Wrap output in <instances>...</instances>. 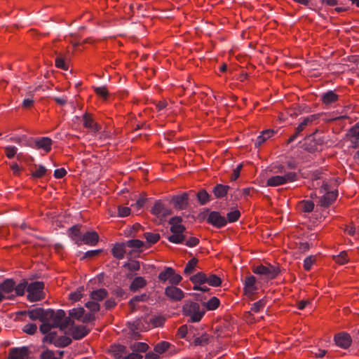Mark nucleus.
Returning <instances> with one entry per match:
<instances>
[{"mask_svg": "<svg viewBox=\"0 0 359 359\" xmlns=\"http://www.w3.org/2000/svg\"><path fill=\"white\" fill-rule=\"evenodd\" d=\"M41 322L42 324L39 327V330L42 334H49L53 328L58 327L61 331H65L71 324L72 320L69 318H66L64 310L58 309L56 312L53 311L52 318Z\"/></svg>", "mask_w": 359, "mask_h": 359, "instance_id": "nucleus-1", "label": "nucleus"}, {"mask_svg": "<svg viewBox=\"0 0 359 359\" xmlns=\"http://www.w3.org/2000/svg\"><path fill=\"white\" fill-rule=\"evenodd\" d=\"M184 316L189 317V322L198 323L205 314V310L201 309L199 304L192 301H187L182 307Z\"/></svg>", "mask_w": 359, "mask_h": 359, "instance_id": "nucleus-2", "label": "nucleus"}, {"mask_svg": "<svg viewBox=\"0 0 359 359\" xmlns=\"http://www.w3.org/2000/svg\"><path fill=\"white\" fill-rule=\"evenodd\" d=\"M44 283L41 281L31 283L27 285V299L32 302L40 301L44 298Z\"/></svg>", "mask_w": 359, "mask_h": 359, "instance_id": "nucleus-3", "label": "nucleus"}, {"mask_svg": "<svg viewBox=\"0 0 359 359\" xmlns=\"http://www.w3.org/2000/svg\"><path fill=\"white\" fill-rule=\"evenodd\" d=\"M53 311H55L53 309H44L41 307H37L27 310V316L32 320L44 321L53 318Z\"/></svg>", "mask_w": 359, "mask_h": 359, "instance_id": "nucleus-4", "label": "nucleus"}, {"mask_svg": "<svg viewBox=\"0 0 359 359\" xmlns=\"http://www.w3.org/2000/svg\"><path fill=\"white\" fill-rule=\"evenodd\" d=\"M252 271L255 274L263 276L270 280L275 278L280 273L278 267L271 264L268 266L258 265L253 268Z\"/></svg>", "mask_w": 359, "mask_h": 359, "instance_id": "nucleus-5", "label": "nucleus"}, {"mask_svg": "<svg viewBox=\"0 0 359 359\" xmlns=\"http://www.w3.org/2000/svg\"><path fill=\"white\" fill-rule=\"evenodd\" d=\"M172 235L168 237V240L175 244L183 243L187 239L186 228L183 225H172L170 227Z\"/></svg>", "mask_w": 359, "mask_h": 359, "instance_id": "nucleus-6", "label": "nucleus"}, {"mask_svg": "<svg viewBox=\"0 0 359 359\" xmlns=\"http://www.w3.org/2000/svg\"><path fill=\"white\" fill-rule=\"evenodd\" d=\"M69 329V334L75 340H80L85 337L89 332L90 329L84 325H74V321L72 320Z\"/></svg>", "mask_w": 359, "mask_h": 359, "instance_id": "nucleus-7", "label": "nucleus"}, {"mask_svg": "<svg viewBox=\"0 0 359 359\" xmlns=\"http://www.w3.org/2000/svg\"><path fill=\"white\" fill-rule=\"evenodd\" d=\"M207 222L216 228H222L227 224L226 219L217 211L208 213Z\"/></svg>", "mask_w": 359, "mask_h": 359, "instance_id": "nucleus-8", "label": "nucleus"}, {"mask_svg": "<svg viewBox=\"0 0 359 359\" xmlns=\"http://www.w3.org/2000/svg\"><path fill=\"white\" fill-rule=\"evenodd\" d=\"M99 236L95 231H87L83 236H80V238L76 240V243L79 245L82 243L95 245L98 242Z\"/></svg>", "mask_w": 359, "mask_h": 359, "instance_id": "nucleus-9", "label": "nucleus"}, {"mask_svg": "<svg viewBox=\"0 0 359 359\" xmlns=\"http://www.w3.org/2000/svg\"><path fill=\"white\" fill-rule=\"evenodd\" d=\"M334 340L338 346L344 349L348 348L352 343L351 335L346 332L337 334L334 336Z\"/></svg>", "mask_w": 359, "mask_h": 359, "instance_id": "nucleus-10", "label": "nucleus"}, {"mask_svg": "<svg viewBox=\"0 0 359 359\" xmlns=\"http://www.w3.org/2000/svg\"><path fill=\"white\" fill-rule=\"evenodd\" d=\"M151 212L158 217L164 218L171 214V210L161 201H156L151 209Z\"/></svg>", "mask_w": 359, "mask_h": 359, "instance_id": "nucleus-11", "label": "nucleus"}, {"mask_svg": "<svg viewBox=\"0 0 359 359\" xmlns=\"http://www.w3.org/2000/svg\"><path fill=\"white\" fill-rule=\"evenodd\" d=\"M189 194L183 193L181 195L175 196L172 198V202L175 208L179 210L186 209L188 206Z\"/></svg>", "mask_w": 359, "mask_h": 359, "instance_id": "nucleus-12", "label": "nucleus"}, {"mask_svg": "<svg viewBox=\"0 0 359 359\" xmlns=\"http://www.w3.org/2000/svg\"><path fill=\"white\" fill-rule=\"evenodd\" d=\"M165 294L173 301H180L184 297V292L173 285L168 286L165 288Z\"/></svg>", "mask_w": 359, "mask_h": 359, "instance_id": "nucleus-13", "label": "nucleus"}, {"mask_svg": "<svg viewBox=\"0 0 359 359\" xmlns=\"http://www.w3.org/2000/svg\"><path fill=\"white\" fill-rule=\"evenodd\" d=\"M29 353V348L26 346L13 348L10 351L8 359H27Z\"/></svg>", "mask_w": 359, "mask_h": 359, "instance_id": "nucleus-14", "label": "nucleus"}, {"mask_svg": "<svg viewBox=\"0 0 359 359\" xmlns=\"http://www.w3.org/2000/svg\"><path fill=\"white\" fill-rule=\"evenodd\" d=\"M318 130H316L314 133L310 134L307 138L314 142V145H311L309 147H307L306 149H307L310 152H313L317 150V146H321L325 144V139L324 136L318 135H317Z\"/></svg>", "mask_w": 359, "mask_h": 359, "instance_id": "nucleus-15", "label": "nucleus"}, {"mask_svg": "<svg viewBox=\"0 0 359 359\" xmlns=\"http://www.w3.org/2000/svg\"><path fill=\"white\" fill-rule=\"evenodd\" d=\"M337 195L338 191L337 190L327 191L320 197L319 200L320 205L324 208L329 207L337 199Z\"/></svg>", "mask_w": 359, "mask_h": 359, "instance_id": "nucleus-16", "label": "nucleus"}, {"mask_svg": "<svg viewBox=\"0 0 359 359\" xmlns=\"http://www.w3.org/2000/svg\"><path fill=\"white\" fill-rule=\"evenodd\" d=\"M53 141L50 138L43 137L34 140V145L32 147L35 149H42L45 151L48 152L51 150Z\"/></svg>", "mask_w": 359, "mask_h": 359, "instance_id": "nucleus-17", "label": "nucleus"}, {"mask_svg": "<svg viewBox=\"0 0 359 359\" xmlns=\"http://www.w3.org/2000/svg\"><path fill=\"white\" fill-rule=\"evenodd\" d=\"M244 291L247 295H252L257 290L256 285V278L253 276H250L245 278L244 281Z\"/></svg>", "mask_w": 359, "mask_h": 359, "instance_id": "nucleus-18", "label": "nucleus"}, {"mask_svg": "<svg viewBox=\"0 0 359 359\" xmlns=\"http://www.w3.org/2000/svg\"><path fill=\"white\" fill-rule=\"evenodd\" d=\"M83 125L85 128L90 129L91 131L96 133L100 130V126L94 122L90 114L85 113L82 116Z\"/></svg>", "mask_w": 359, "mask_h": 359, "instance_id": "nucleus-19", "label": "nucleus"}, {"mask_svg": "<svg viewBox=\"0 0 359 359\" xmlns=\"http://www.w3.org/2000/svg\"><path fill=\"white\" fill-rule=\"evenodd\" d=\"M126 243H116L111 249L113 256L118 259H123L126 254Z\"/></svg>", "mask_w": 359, "mask_h": 359, "instance_id": "nucleus-20", "label": "nucleus"}, {"mask_svg": "<svg viewBox=\"0 0 359 359\" xmlns=\"http://www.w3.org/2000/svg\"><path fill=\"white\" fill-rule=\"evenodd\" d=\"M320 117V114H312L304 117L303 121L298 125L296 128L297 129V133H301L303 131L306 127L310 126L313 121L318 120Z\"/></svg>", "mask_w": 359, "mask_h": 359, "instance_id": "nucleus-21", "label": "nucleus"}, {"mask_svg": "<svg viewBox=\"0 0 359 359\" xmlns=\"http://www.w3.org/2000/svg\"><path fill=\"white\" fill-rule=\"evenodd\" d=\"M339 99V95L333 90H328L327 92L321 95V100L323 104L326 105L331 104L337 102Z\"/></svg>", "mask_w": 359, "mask_h": 359, "instance_id": "nucleus-22", "label": "nucleus"}, {"mask_svg": "<svg viewBox=\"0 0 359 359\" xmlns=\"http://www.w3.org/2000/svg\"><path fill=\"white\" fill-rule=\"evenodd\" d=\"M147 280L142 276L136 277L133 279L130 285V291L135 292L140 289L144 287L147 285Z\"/></svg>", "mask_w": 359, "mask_h": 359, "instance_id": "nucleus-23", "label": "nucleus"}, {"mask_svg": "<svg viewBox=\"0 0 359 359\" xmlns=\"http://www.w3.org/2000/svg\"><path fill=\"white\" fill-rule=\"evenodd\" d=\"M273 134V130H266L262 131V133L257 137L255 141V146L256 147H260L266 140L271 137Z\"/></svg>", "mask_w": 359, "mask_h": 359, "instance_id": "nucleus-24", "label": "nucleus"}, {"mask_svg": "<svg viewBox=\"0 0 359 359\" xmlns=\"http://www.w3.org/2000/svg\"><path fill=\"white\" fill-rule=\"evenodd\" d=\"M229 189V186L218 184L213 188L212 191L215 197L219 198L226 196Z\"/></svg>", "mask_w": 359, "mask_h": 359, "instance_id": "nucleus-25", "label": "nucleus"}, {"mask_svg": "<svg viewBox=\"0 0 359 359\" xmlns=\"http://www.w3.org/2000/svg\"><path fill=\"white\" fill-rule=\"evenodd\" d=\"M192 337L194 338V344L195 346H204L208 344L210 341L209 335L206 333L203 334L200 337H196L195 334L193 333Z\"/></svg>", "mask_w": 359, "mask_h": 359, "instance_id": "nucleus-26", "label": "nucleus"}, {"mask_svg": "<svg viewBox=\"0 0 359 359\" xmlns=\"http://www.w3.org/2000/svg\"><path fill=\"white\" fill-rule=\"evenodd\" d=\"M85 310L82 307L74 308L69 311V316L71 320L72 318L76 319L81 321V319L83 318V316L84 315Z\"/></svg>", "mask_w": 359, "mask_h": 359, "instance_id": "nucleus-27", "label": "nucleus"}, {"mask_svg": "<svg viewBox=\"0 0 359 359\" xmlns=\"http://www.w3.org/2000/svg\"><path fill=\"white\" fill-rule=\"evenodd\" d=\"M15 287V282L12 279H6L0 284V290L5 293L11 292Z\"/></svg>", "mask_w": 359, "mask_h": 359, "instance_id": "nucleus-28", "label": "nucleus"}, {"mask_svg": "<svg viewBox=\"0 0 359 359\" xmlns=\"http://www.w3.org/2000/svg\"><path fill=\"white\" fill-rule=\"evenodd\" d=\"M130 348L133 351L139 353H145L148 350L149 346L144 342H135L130 344Z\"/></svg>", "mask_w": 359, "mask_h": 359, "instance_id": "nucleus-29", "label": "nucleus"}, {"mask_svg": "<svg viewBox=\"0 0 359 359\" xmlns=\"http://www.w3.org/2000/svg\"><path fill=\"white\" fill-rule=\"evenodd\" d=\"M190 280L194 284L203 285L206 283L207 275L203 272H198L190 278Z\"/></svg>", "mask_w": 359, "mask_h": 359, "instance_id": "nucleus-30", "label": "nucleus"}, {"mask_svg": "<svg viewBox=\"0 0 359 359\" xmlns=\"http://www.w3.org/2000/svg\"><path fill=\"white\" fill-rule=\"evenodd\" d=\"M72 342L71 338L67 336H61L57 338L54 341V345L56 347H66L69 345Z\"/></svg>", "mask_w": 359, "mask_h": 359, "instance_id": "nucleus-31", "label": "nucleus"}, {"mask_svg": "<svg viewBox=\"0 0 359 359\" xmlns=\"http://www.w3.org/2000/svg\"><path fill=\"white\" fill-rule=\"evenodd\" d=\"M107 296V291L105 289H99L91 292L90 297L93 300L101 301Z\"/></svg>", "mask_w": 359, "mask_h": 359, "instance_id": "nucleus-32", "label": "nucleus"}, {"mask_svg": "<svg viewBox=\"0 0 359 359\" xmlns=\"http://www.w3.org/2000/svg\"><path fill=\"white\" fill-rule=\"evenodd\" d=\"M284 184V179L280 175H276L269 178L266 185L269 187H277Z\"/></svg>", "mask_w": 359, "mask_h": 359, "instance_id": "nucleus-33", "label": "nucleus"}, {"mask_svg": "<svg viewBox=\"0 0 359 359\" xmlns=\"http://www.w3.org/2000/svg\"><path fill=\"white\" fill-rule=\"evenodd\" d=\"M6 156L9 158H13L15 155H17V158L20 159L22 153L17 154L18 148L15 146H7L4 147Z\"/></svg>", "mask_w": 359, "mask_h": 359, "instance_id": "nucleus-34", "label": "nucleus"}, {"mask_svg": "<svg viewBox=\"0 0 359 359\" xmlns=\"http://www.w3.org/2000/svg\"><path fill=\"white\" fill-rule=\"evenodd\" d=\"M193 326L188 327L187 325L180 326L178 329V334L181 338L185 339L187 334L193 335Z\"/></svg>", "mask_w": 359, "mask_h": 359, "instance_id": "nucleus-35", "label": "nucleus"}, {"mask_svg": "<svg viewBox=\"0 0 359 359\" xmlns=\"http://www.w3.org/2000/svg\"><path fill=\"white\" fill-rule=\"evenodd\" d=\"M219 299L216 297H212L207 302L204 303V306L209 311H213L218 308L219 305Z\"/></svg>", "mask_w": 359, "mask_h": 359, "instance_id": "nucleus-36", "label": "nucleus"}, {"mask_svg": "<svg viewBox=\"0 0 359 359\" xmlns=\"http://www.w3.org/2000/svg\"><path fill=\"white\" fill-rule=\"evenodd\" d=\"M170 346V344L168 341H161L155 345L154 351V352L162 354L165 352Z\"/></svg>", "mask_w": 359, "mask_h": 359, "instance_id": "nucleus-37", "label": "nucleus"}, {"mask_svg": "<svg viewBox=\"0 0 359 359\" xmlns=\"http://www.w3.org/2000/svg\"><path fill=\"white\" fill-rule=\"evenodd\" d=\"M172 271V267H165V269L158 274V278L159 281L163 283H165L166 281H168L170 276V274Z\"/></svg>", "mask_w": 359, "mask_h": 359, "instance_id": "nucleus-38", "label": "nucleus"}, {"mask_svg": "<svg viewBox=\"0 0 359 359\" xmlns=\"http://www.w3.org/2000/svg\"><path fill=\"white\" fill-rule=\"evenodd\" d=\"M123 267L128 269L130 271H137L140 269V263L137 260H129L123 264Z\"/></svg>", "mask_w": 359, "mask_h": 359, "instance_id": "nucleus-39", "label": "nucleus"}, {"mask_svg": "<svg viewBox=\"0 0 359 359\" xmlns=\"http://www.w3.org/2000/svg\"><path fill=\"white\" fill-rule=\"evenodd\" d=\"M196 197L201 205H205L210 201V196L205 190L203 189L197 193Z\"/></svg>", "mask_w": 359, "mask_h": 359, "instance_id": "nucleus-40", "label": "nucleus"}, {"mask_svg": "<svg viewBox=\"0 0 359 359\" xmlns=\"http://www.w3.org/2000/svg\"><path fill=\"white\" fill-rule=\"evenodd\" d=\"M144 238L150 245L151 244H154L159 241L160 235L158 233L146 232L144 233Z\"/></svg>", "mask_w": 359, "mask_h": 359, "instance_id": "nucleus-41", "label": "nucleus"}, {"mask_svg": "<svg viewBox=\"0 0 359 359\" xmlns=\"http://www.w3.org/2000/svg\"><path fill=\"white\" fill-rule=\"evenodd\" d=\"M299 205L302 210L304 212H311L314 208V203L310 200L301 201Z\"/></svg>", "mask_w": 359, "mask_h": 359, "instance_id": "nucleus-42", "label": "nucleus"}, {"mask_svg": "<svg viewBox=\"0 0 359 359\" xmlns=\"http://www.w3.org/2000/svg\"><path fill=\"white\" fill-rule=\"evenodd\" d=\"M206 283L210 286L218 287L222 284V280L217 275L211 274L209 276H207Z\"/></svg>", "mask_w": 359, "mask_h": 359, "instance_id": "nucleus-43", "label": "nucleus"}, {"mask_svg": "<svg viewBox=\"0 0 359 359\" xmlns=\"http://www.w3.org/2000/svg\"><path fill=\"white\" fill-rule=\"evenodd\" d=\"M197 263L198 259L196 258H192L191 260H189L184 268V273L187 275L192 273Z\"/></svg>", "mask_w": 359, "mask_h": 359, "instance_id": "nucleus-44", "label": "nucleus"}, {"mask_svg": "<svg viewBox=\"0 0 359 359\" xmlns=\"http://www.w3.org/2000/svg\"><path fill=\"white\" fill-rule=\"evenodd\" d=\"M149 299V295L146 293L133 297L130 301L129 304H136L138 302H145Z\"/></svg>", "mask_w": 359, "mask_h": 359, "instance_id": "nucleus-45", "label": "nucleus"}, {"mask_svg": "<svg viewBox=\"0 0 359 359\" xmlns=\"http://www.w3.org/2000/svg\"><path fill=\"white\" fill-rule=\"evenodd\" d=\"M241 217V212L238 210H234L227 213L226 215V220L227 222L231 223L238 220Z\"/></svg>", "mask_w": 359, "mask_h": 359, "instance_id": "nucleus-46", "label": "nucleus"}, {"mask_svg": "<svg viewBox=\"0 0 359 359\" xmlns=\"http://www.w3.org/2000/svg\"><path fill=\"white\" fill-rule=\"evenodd\" d=\"M334 261L339 264H345L348 262V255L346 251H342L339 255L334 257Z\"/></svg>", "mask_w": 359, "mask_h": 359, "instance_id": "nucleus-47", "label": "nucleus"}, {"mask_svg": "<svg viewBox=\"0 0 359 359\" xmlns=\"http://www.w3.org/2000/svg\"><path fill=\"white\" fill-rule=\"evenodd\" d=\"M266 304V300L263 298L252 304L251 311L257 313L265 306Z\"/></svg>", "mask_w": 359, "mask_h": 359, "instance_id": "nucleus-48", "label": "nucleus"}, {"mask_svg": "<svg viewBox=\"0 0 359 359\" xmlns=\"http://www.w3.org/2000/svg\"><path fill=\"white\" fill-rule=\"evenodd\" d=\"M126 246L131 248H140L144 246L143 241L139 239H131L126 242Z\"/></svg>", "mask_w": 359, "mask_h": 359, "instance_id": "nucleus-49", "label": "nucleus"}, {"mask_svg": "<svg viewBox=\"0 0 359 359\" xmlns=\"http://www.w3.org/2000/svg\"><path fill=\"white\" fill-rule=\"evenodd\" d=\"M170 275V276L168 281L172 285H178L182 279V276L180 274L176 273L173 269Z\"/></svg>", "mask_w": 359, "mask_h": 359, "instance_id": "nucleus-50", "label": "nucleus"}, {"mask_svg": "<svg viewBox=\"0 0 359 359\" xmlns=\"http://www.w3.org/2000/svg\"><path fill=\"white\" fill-rule=\"evenodd\" d=\"M55 66L57 68L63 70H67L69 68L68 65L65 62V59L61 56L58 55L55 60Z\"/></svg>", "mask_w": 359, "mask_h": 359, "instance_id": "nucleus-51", "label": "nucleus"}, {"mask_svg": "<svg viewBox=\"0 0 359 359\" xmlns=\"http://www.w3.org/2000/svg\"><path fill=\"white\" fill-rule=\"evenodd\" d=\"M47 169L45 166L40 165L38 169L32 172V176L34 178H41L46 175Z\"/></svg>", "mask_w": 359, "mask_h": 359, "instance_id": "nucleus-52", "label": "nucleus"}, {"mask_svg": "<svg viewBox=\"0 0 359 359\" xmlns=\"http://www.w3.org/2000/svg\"><path fill=\"white\" fill-rule=\"evenodd\" d=\"M41 359H60L55 355V352L52 350L46 348L40 355Z\"/></svg>", "mask_w": 359, "mask_h": 359, "instance_id": "nucleus-53", "label": "nucleus"}, {"mask_svg": "<svg viewBox=\"0 0 359 359\" xmlns=\"http://www.w3.org/2000/svg\"><path fill=\"white\" fill-rule=\"evenodd\" d=\"M284 179V184L287 182H294L297 180V174L295 172H288L282 176Z\"/></svg>", "mask_w": 359, "mask_h": 359, "instance_id": "nucleus-54", "label": "nucleus"}, {"mask_svg": "<svg viewBox=\"0 0 359 359\" xmlns=\"http://www.w3.org/2000/svg\"><path fill=\"white\" fill-rule=\"evenodd\" d=\"M27 283L26 281H23L22 283H19L18 285L15 286L14 290L17 295L22 296L25 294V289L27 287Z\"/></svg>", "mask_w": 359, "mask_h": 359, "instance_id": "nucleus-55", "label": "nucleus"}, {"mask_svg": "<svg viewBox=\"0 0 359 359\" xmlns=\"http://www.w3.org/2000/svg\"><path fill=\"white\" fill-rule=\"evenodd\" d=\"M37 330V326L34 323H28L23 327V331L28 334H34Z\"/></svg>", "mask_w": 359, "mask_h": 359, "instance_id": "nucleus-56", "label": "nucleus"}, {"mask_svg": "<svg viewBox=\"0 0 359 359\" xmlns=\"http://www.w3.org/2000/svg\"><path fill=\"white\" fill-rule=\"evenodd\" d=\"M96 94L104 99H107L108 96V90L105 86H100L95 88Z\"/></svg>", "mask_w": 359, "mask_h": 359, "instance_id": "nucleus-57", "label": "nucleus"}, {"mask_svg": "<svg viewBox=\"0 0 359 359\" xmlns=\"http://www.w3.org/2000/svg\"><path fill=\"white\" fill-rule=\"evenodd\" d=\"M165 321V318L161 316H155L151 320V323L154 327L162 326Z\"/></svg>", "mask_w": 359, "mask_h": 359, "instance_id": "nucleus-58", "label": "nucleus"}, {"mask_svg": "<svg viewBox=\"0 0 359 359\" xmlns=\"http://www.w3.org/2000/svg\"><path fill=\"white\" fill-rule=\"evenodd\" d=\"M57 333L55 332H50L49 334H46L45 337L43 338V342H48L50 344H53L56 339Z\"/></svg>", "mask_w": 359, "mask_h": 359, "instance_id": "nucleus-59", "label": "nucleus"}, {"mask_svg": "<svg viewBox=\"0 0 359 359\" xmlns=\"http://www.w3.org/2000/svg\"><path fill=\"white\" fill-rule=\"evenodd\" d=\"M348 136L355 138L356 140H359V130L357 126L351 127L347 134Z\"/></svg>", "mask_w": 359, "mask_h": 359, "instance_id": "nucleus-60", "label": "nucleus"}, {"mask_svg": "<svg viewBox=\"0 0 359 359\" xmlns=\"http://www.w3.org/2000/svg\"><path fill=\"white\" fill-rule=\"evenodd\" d=\"M102 252V250H88L87 251L81 258V259H84L86 258H92L93 257H96L100 255Z\"/></svg>", "mask_w": 359, "mask_h": 359, "instance_id": "nucleus-61", "label": "nucleus"}, {"mask_svg": "<svg viewBox=\"0 0 359 359\" xmlns=\"http://www.w3.org/2000/svg\"><path fill=\"white\" fill-rule=\"evenodd\" d=\"M86 307L91 311H97L100 310V304L94 301H90L86 303Z\"/></svg>", "mask_w": 359, "mask_h": 359, "instance_id": "nucleus-62", "label": "nucleus"}, {"mask_svg": "<svg viewBox=\"0 0 359 359\" xmlns=\"http://www.w3.org/2000/svg\"><path fill=\"white\" fill-rule=\"evenodd\" d=\"M130 214V208L128 207L118 206V215L119 217H124Z\"/></svg>", "mask_w": 359, "mask_h": 359, "instance_id": "nucleus-63", "label": "nucleus"}, {"mask_svg": "<svg viewBox=\"0 0 359 359\" xmlns=\"http://www.w3.org/2000/svg\"><path fill=\"white\" fill-rule=\"evenodd\" d=\"M119 358H122L123 359H142V355L140 353L133 351L131 353H129L125 356L120 355Z\"/></svg>", "mask_w": 359, "mask_h": 359, "instance_id": "nucleus-64", "label": "nucleus"}]
</instances>
